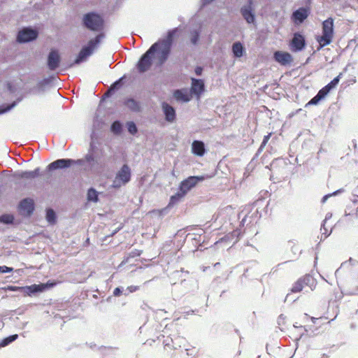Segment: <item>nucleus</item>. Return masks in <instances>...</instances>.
Returning a JSON list of instances; mask_svg holds the SVG:
<instances>
[{
	"label": "nucleus",
	"mask_w": 358,
	"mask_h": 358,
	"mask_svg": "<svg viewBox=\"0 0 358 358\" xmlns=\"http://www.w3.org/2000/svg\"><path fill=\"white\" fill-rule=\"evenodd\" d=\"M192 152L194 155L202 157L206 152L205 145L200 141H194L192 144Z\"/></svg>",
	"instance_id": "18"
},
{
	"label": "nucleus",
	"mask_w": 358,
	"mask_h": 358,
	"mask_svg": "<svg viewBox=\"0 0 358 358\" xmlns=\"http://www.w3.org/2000/svg\"><path fill=\"white\" fill-rule=\"evenodd\" d=\"M76 164L75 160L71 159H60L50 163L48 168L50 171L69 168Z\"/></svg>",
	"instance_id": "13"
},
{
	"label": "nucleus",
	"mask_w": 358,
	"mask_h": 358,
	"mask_svg": "<svg viewBox=\"0 0 358 358\" xmlns=\"http://www.w3.org/2000/svg\"><path fill=\"white\" fill-rule=\"evenodd\" d=\"M253 1L252 0H248V4L243 6L241 8V13L245 21L249 23H254L255 21V15L253 9Z\"/></svg>",
	"instance_id": "9"
},
{
	"label": "nucleus",
	"mask_w": 358,
	"mask_h": 358,
	"mask_svg": "<svg viewBox=\"0 0 358 358\" xmlns=\"http://www.w3.org/2000/svg\"><path fill=\"white\" fill-rule=\"evenodd\" d=\"M46 219L50 223H53L55 220V213L53 210L48 209L46 212Z\"/></svg>",
	"instance_id": "34"
},
{
	"label": "nucleus",
	"mask_w": 358,
	"mask_h": 358,
	"mask_svg": "<svg viewBox=\"0 0 358 358\" xmlns=\"http://www.w3.org/2000/svg\"><path fill=\"white\" fill-rule=\"evenodd\" d=\"M173 96L177 101L188 102L191 99V95L186 90H176Z\"/></svg>",
	"instance_id": "22"
},
{
	"label": "nucleus",
	"mask_w": 358,
	"mask_h": 358,
	"mask_svg": "<svg viewBox=\"0 0 358 358\" xmlns=\"http://www.w3.org/2000/svg\"><path fill=\"white\" fill-rule=\"evenodd\" d=\"M343 192V189H338L336 191H335L334 192H333L332 194H327L325 195L322 199V203H324L327 199L328 198H329L330 196H336L337 194H338L339 193L341 192Z\"/></svg>",
	"instance_id": "38"
},
{
	"label": "nucleus",
	"mask_w": 358,
	"mask_h": 358,
	"mask_svg": "<svg viewBox=\"0 0 358 358\" xmlns=\"http://www.w3.org/2000/svg\"><path fill=\"white\" fill-rule=\"evenodd\" d=\"M232 52L236 57H241L243 56L244 49L243 45L240 42H236L232 45Z\"/></svg>",
	"instance_id": "25"
},
{
	"label": "nucleus",
	"mask_w": 358,
	"mask_h": 358,
	"mask_svg": "<svg viewBox=\"0 0 358 358\" xmlns=\"http://www.w3.org/2000/svg\"><path fill=\"white\" fill-rule=\"evenodd\" d=\"M354 196H356V198H355L352 201L354 203H357L358 201V194H355Z\"/></svg>",
	"instance_id": "50"
},
{
	"label": "nucleus",
	"mask_w": 358,
	"mask_h": 358,
	"mask_svg": "<svg viewBox=\"0 0 358 358\" xmlns=\"http://www.w3.org/2000/svg\"><path fill=\"white\" fill-rule=\"evenodd\" d=\"M125 106L131 110L138 112L141 110L140 103L134 99H128L124 102Z\"/></svg>",
	"instance_id": "23"
},
{
	"label": "nucleus",
	"mask_w": 358,
	"mask_h": 358,
	"mask_svg": "<svg viewBox=\"0 0 358 358\" xmlns=\"http://www.w3.org/2000/svg\"><path fill=\"white\" fill-rule=\"evenodd\" d=\"M309 14V8L302 7L293 12L291 19L295 24H300L308 17Z\"/></svg>",
	"instance_id": "11"
},
{
	"label": "nucleus",
	"mask_w": 358,
	"mask_h": 358,
	"mask_svg": "<svg viewBox=\"0 0 358 358\" xmlns=\"http://www.w3.org/2000/svg\"><path fill=\"white\" fill-rule=\"evenodd\" d=\"M13 271V268L12 267H8L6 266H0V273H10Z\"/></svg>",
	"instance_id": "40"
},
{
	"label": "nucleus",
	"mask_w": 358,
	"mask_h": 358,
	"mask_svg": "<svg viewBox=\"0 0 358 358\" xmlns=\"http://www.w3.org/2000/svg\"><path fill=\"white\" fill-rule=\"evenodd\" d=\"M331 232H332V230H330L329 232V235L331 234Z\"/></svg>",
	"instance_id": "56"
},
{
	"label": "nucleus",
	"mask_w": 358,
	"mask_h": 358,
	"mask_svg": "<svg viewBox=\"0 0 358 358\" xmlns=\"http://www.w3.org/2000/svg\"><path fill=\"white\" fill-rule=\"evenodd\" d=\"M103 350H104V351H107V352H111V351H113V350L112 348H103Z\"/></svg>",
	"instance_id": "51"
},
{
	"label": "nucleus",
	"mask_w": 358,
	"mask_h": 358,
	"mask_svg": "<svg viewBox=\"0 0 358 358\" xmlns=\"http://www.w3.org/2000/svg\"><path fill=\"white\" fill-rule=\"evenodd\" d=\"M34 90H35L34 94L42 93L44 90L42 83H38Z\"/></svg>",
	"instance_id": "43"
},
{
	"label": "nucleus",
	"mask_w": 358,
	"mask_h": 358,
	"mask_svg": "<svg viewBox=\"0 0 358 358\" xmlns=\"http://www.w3.org/2000/svg\"><path fill=\"white\" fill-rule=\"evenodd\" d=\"M17 103L15 101L10 104L7 105L6 106H0V114L6 113L13 108L16 106Z\"/></svg>",
	"instance_id": "35"
},
{
	"label": "nucleus",
	"mask_w": 358,
	"mask_h": 358,
	"mask_svg": "<svg viewBox=\"0 0 358 358\" xmlns=\"http://www.w3.org/2000/svg\"><path fill=\"white\" fill-rule=\"evenodd\" d=\"M162 109L165 115L166 120L173 122L176 119V112L174 108L166 103H162Z\"/></svg>",
	"instance_id": "17"
},
{
	"label": "nucleus",
	"mask_w": 358,
	"mask_h": 358,
	"mask_svg": "<svg viewBox=\"0 0 358 358\" xmlns=\"http://www.w3.org/2000/svg\"><path fill=\"white\" fill-rule=\"evenodd\" d=\"M275 59L282 65H287L292 62V55L285 52L277 51L274 53Z\"/></svg>",
	"instance_id": "16"
},
{
	"label": "nucleus",
	"mask_w": 358,
	"mask_h": 358,
	"mask_svg": "<svg viewBox=\"0 0 358 358\" xmlns=\"http://www.w3.org/2000/svg\"><path fill=\"white\" fill-rule=\"evenodd\" d=\"M173 34V31H169L166 38L155 43L158 44L155 48V52H157V59L159 65L163 64L168 59L171 50Z\"/></svg>",
	"instance_id": "1"
},
{
	"label": "nucleus",
	"mask_w": 358,
	"mask_h": 358,
	"mask_svg": "<svg viewBox=\"0 0 358 358\" xmlns=\"http://www.w3.org/2000/svg\"><path fill=\"white\" fill-rule=\"evenodd\" d=\"M270 136H271V134H268V135L264 136L263 142L262 143V146L265 145L266 144V143L268 142V141L270 138Z\"/></svg>",
	"instance_id": "47"
},
{
	"label": "nucleus",
	"mask_w": 358,
	"mask_h": 358,
	"mask_svg": "<svg viewBox=\"0 0 358 358\" xmlns=\"http://www.w3.org/2000/svg\"><path fill=\"white\" fill-rule=\"evenodd\" d=\"M127 129L129 132L131 134H135L137 132L136 126L133 122L127 123Z\"/></svg>",
	"instance_id": "36"
},
{
	"label": "nucleus",
	"mask_w": 358,
	"mask_h": 358,
	"mask_svg": "<svg viewBox=\"0 0 358 358\" xmlns=\"http://www.w3.org/2000/svg\"><path fill=\"white\" fill-rule=\"evenodd\" d=\"M83 22L85 27L94 31H99L103 29V20L102 17L94 13H89L83 16Z\"/></svg>",
	"instance_id": "5"
},
{
	"label": "nucleus",
	"mask_w": 358,
	"mask_h": 358,
	"mask_svg": "<svg viewBox=\"0 0 358 358\" xmlns=\"http://www.w3.org/2000/svg\"><path fill=\"white\" fill-rule=\"evenodd\" d=\"M139 289V287L135 286V285H131L129 286L127 289L129 291V293L134 292L137 291Z\"/></svg>",
	"instance_id": "44"
},
{
	"label": "nucleus",
	"mask_w": 358,
	"mask_h": 358,
	"mask_svg": "<svg viewBox=\"0 0 358 358\" xmlns=\"http://www.w3.org/2000/svg\"><path fill=\"white\" fill-rule=\"evenodd\" d=\"M20 209L23 213L30 214L34 210V202L32 199H24L20 203Z\"/></svg>",
	"instance_id": "20"
},
{
	"label": "nucleus",
	"mask_w": 358,
	"mask_h": 358,
	"mask_svg": "<svg viewBox=\"0 0 358 358\" xmlns=\"http://www.w3.org/2000/svg\"><path fill=\"white\" fill-rule=\"evenodd\" d=\"M157 45L158 44H153L141 57L137 66L140 72H145L150 68L152 64V56L155 53V48Z\"/></svg>",
	"instance_id": "7"
},
{
	"label": "nucleus",
	"mask_w": 358,
	"mask_h": 358,
	"mask_svg": "<svg viewBox=\"0 0 358 358\" xmlns=\"http://www.w3.org/2000/svg\"><path fill=\"white\" fill-rule=\"evenodd\" d=\"M342 76V73H340L338 76L334 78L333 80H331L328 85L325 86V87H327L329 90L330 91L331 89L334 88L338 83H339L340 78Z\"/></svg>",
	"instance_id": "30"
},
{
	"label": "nucleus",
	"mask_w": 358,
	"mask_h": 358,
	"mask_svg": "<svg viewBox=\"0 0 358 358\" xmlns=\"http://www.w3.org/2000/svg\"><path fill=\"white\" fill-rule=\"evenodd\" d=\"M47 287L48 284L32 285L31 286L23 287L22 291L28 295H30L36 292H43Z\"/></svg>",
	"instance_id": "19"
},
{
	"label": "nucleus",
	"mask_w": 358,
	"mask_h": 358,
	"mask_svg": "<svg viewBox=\"0 0 358 358\" xmlns=\"http://www.w3.org/2000/svg\"><path fill=\"white\" fill-rule=\"evenodd\" d=\"M331 216H332V214H331V213H327V214L326 215L325 219H324V222H323L322 227V228H321V230H322H322H324V232H323V234H326V231H327V229H326V228H325V227H324L325 223H326V222H327V220L328 219H330V218L331 217Z\"/></svg>",
	"instance_id": "42"
},
{
	"label": "nucleus",
	"mask_w": 358,
	"mask_h": 358,
	"mask_svg": "<svg viewBox=\"0 0 358 358\" xmlns=\"http://www.w3.org/2000/svg\"><path fill=\"white\" fill-rule=\"evenodd\" d=\"M213 0H202L203 1V4H207V3H209L210 2L213 1Z\"/></svg>",
	"instance_id": "49"
},
{
	"label": "nucleus",
	"mask_w": 358,
	"mask_h": 358,
	"mask_svg": "<svg viewBox=\"0 0 358 358\" xmlns=\"http://www.w3.org/2000/svg\"><path fill=\"white\" fill-rule=\"evenodd\" d=\"M111 130L114 134H118L122 131V124L120 122L115 121L111 126Z\"/></svg>",
	"instance_id": "32"
},
{
	"label": "nucleus",
	"mask_w": 358,
	"mask_h": 358,
	"mask_svg": "<svg viewBox=\"0 0 358 358\" xmlns=\"http://www.w3.org/2000/svg\"><path fill=\"white\" fill-rule=\"evenodd\" d=\"M122 293V290L120 287H117L114 289L113 291V295L115 296H118L120 295V294Z\"/></svg>",
	"instance_id": "46"
},
{
	"label": "nucleus",
	"mask_w": 358,
	"mask_h": 358,
	"mask_svg": "<svg viewBox=\"0 0 358 358\" xmlns=\"http://www.w3.org/2000/svg\"><path fill=\"white\" fill-rule=\"evenodd\" d=\"M306 45L304 37L299 33H295L290 42V49L293 52L301 51Z\"/></svg>",
	"instance_id": "12"
},
{
	"label": "nucleus",
	"mask_w": 358,
	"mask_h": 358,
	"mask_svg": "<svg viewBox=\"0 0 358 358\" xmlns=\"http://www.w3.org/2000/svg\"><path fill=\"white\" fill-rule=\"evenodd\" d=\"M331 232H332V230H330L329 232V235L331 234Z\"/></svg>",
	"instance_id": "55"
},
{
	"label": "nucleus",
	"mask_w": 358,
	"mask_h": 358,
	"mask_svg": "<svg viewBox=\"0 0 358 358\" xmlns=\"http://www.w3.org/2000/svg\"><path fill=\"white\" fill-rule=\"evenodd\" d=\"M185 194L182 191H179L176 194L171 196L170 199L169 205H173L177 203L179 200L185 196Z\"/></svg>",
	"instance_id": "26"
},
{
	"label": "nucleus",
	"mask_w": 358,
	"mask_h": 358,
	"mask_svg": "<svg viewBox=\"0 0 358 358\" xmlns=\"http://www.w3.org/2000/svg\"><path fill=\"white\" fill-rule=\"evenodd\" d=\"M104 35L101 34L97 35L94 39L90 40L87 45L81 49L78 57L75 60V64H80L85 61L87 57L90 56L93 53L94 50L98 47Z\"/></svg>",
	"instance_id": "3"
},
{
	"label": "nucleus",
	"mask_w": 358,
	"mask_h": 358,
	"mask_svg": "<svg viewBox=\"0 0 358 358\" xmlns=\"http://www.w3.org/2000/svg\"><path fill=\"white\" fill-rule=\"evenodd\" d=\"M202 68L200 67V66H197L196 69H195V73L197 76H200L202 73Z\"/></svg>",
	"instance_id": "48"
},
{
	"label": "nucleus",
	"mask_w": 358,
	"mask_h": 358,
	"mask_svg": "<svg viewBox=\"0 0 358 358\" xmlns=\"http://www.w3.org/2000/svg\"><path fill=\"white\" fill-rule=\"evenodd\" d=\"M77 165L82 166L85 171H92L99 166L98 159L92 152H88L83 158L75 160Z\"/></svg>",
	"instance_id": "6"
},
{
	"label": "nucleus",
	"mask_w": 358,
	"mask_h": 358,
	"mask_svg": "<svg viewBox=\"0 0 358 358\" xmlns=\"http://www.w3.org/2000/svg\"><path fill=\"white\" fill-rule=\"evenodd\" d=\"M40 169L36 168L34 171H20L15 173V176L19 178L23 179H34L38 176Z\"/></svg>",
	"instance_id": "21"
},
{
	"label": "nucleus",
	"mask_w": 358,
	"mask_h": 358,
	"mask_svg": "<svg viewBox=\"0 0 358 358\" xmlns=\"http://www.w3.org/2000/svg\"><path fill=\"white\" fill-rule=\"evenodd\" d=\"M300 279L301 280L303 281V284L304 286L309 287L311 290H313L315 289L316 286V282L313 276L310 275H306L303 278H301Z\"/></svg>",
	"instance_id": "24"
},
{
	"label": "nucleus",
	"mask_w": 358,
	"mask_h": 358,
	"mask_svg": "<svg viewBox=\"0 0 358 358\" xmlns=\"http://www.w3.org/2000/svg\"><path fill=\"white\" fill-rule=\"evenodd\" d=\"M22 288H23V287L9 286L8 287V289L10 290V291L15 292V291L22 290Z\"/></svg>",
	"instance_id": "45"
},
{
	"label": "nucleus",
	"mask_w": 358,
	"mask_h": 358,
	"mask_svg": "<svg viewBox=\"0 0 358 358\" xmlns=\"http://www.w3.org/2000/svg\"><path fill=\"white\" fill-rule=\"evenodd\" d=\"M304 287V285L303 284V281L301 280V279H299L292 286V292H301L303 288Z\"/></svg>",
	"instance_id": "28"
},
{
	"label": "nucleus",
	"mask_w": 358,
	"mask_h": 358,
	"mask_svg": "<svg viewBox=\"0 0 358 358\" xmlns=\"http://www.w3.org/2000/svg\"><path fill=\"white\" fill-rule=\"evenodd\" d=\"M320 100L321 99L319 98V96L316 95L307 103V105H316Z\"/></svg>",
	"instance_id": "41"
},
{
	"label": "nucleus",
	"mask_w": 358,
	"mask_h": 358,
	"mask_svg": "<svg viewBox=\"0 0 358 358\" xmlns=\"http://www.w3.org/2000/svg\"><path fill=\"white\" fill-rule=\"evenodd\" d=\"M348 264H350L352 266H357V265H358V262L355 259H353L352 258H350L348 259V261L342 263L341 267H345Z\"/></svg>",
	"instance_id": "39"
},
{
	"label": "nucleus",
	"mask_w": 358,
	"mask_h": 358,
	"mask_svg": "<svg viewBox=\"0 0 358 358\" xmlns=\"http://www.w3.org/2000/svg\"><path fill=\"white\" fill-rule=\"evenodd\" d=\"M18 336L17 334H14L12 336H10L6 338H4L1 343H0V347H5L11 342L15 341Z\"/></svg>",
	"instance_id": "29"
},
{
	"label": "nucleus",
	"mask_w": 358,
	"mask_h": 358,
	"mask_svg": "<svg viewBox=\"0 0 358 358\" xmlns=\"http://www.w3.org/2000/svg\"><path fill=\"white\" fill-rule=\"evenodd\" d=\"M331 232H332V230H330L329 232V235L331 234Z\"/></svg>",
	"instance_id": "54"
},
{
	"label": "nucleus",
	"mask_w": 358,
	"mask_h": 358,
	"mask_svg": "<svg viewBox=\"0 0 358 358\" xmlns=\"http://www.w3.org/2000/svg\"><path fill=\"white\" fill-rule=\"evenodd\" d=\"M60 56L57 50H51L48 57V66L50 70H55L59 65Z\"/></svg>",
	"instance_id": "15"
},
{
	"label": "nucleus",
	"mask_w": 358,
	"mask_h": 358,
	"mask_svg": "<svg viewBox=\"0 0 358 358\" xmlns=\"http://www.w3.org/2000/svg\"><path fill=\"white\" fill-rule=\"evenodd\" d=\"M131 171L127 164H124L116 173L113 180L112 187L118 189L127 185L131 180Z\"/></svg>",
	"instance_id": "4"
},
{
	"label": "nucleus",
	"mask_w": 358,
	"mask_h": 358,
	"mask_svg": "<svg viewBox=\"0 0 358 358\" xmlns=\"http://www.w3.org/2000/svg\"><path fill=\"white\" fill-rule=\"evenodd\" d=\"M205 90L204 82L201 79L192 78L191 93L196 95L197 99L200 98L201 94Z\"/></svg>",
	"instance_id": "14"
},
{
	"label": "nucleus",
	"mask_w": 358,
	"mask_h": 358,
	"mask_svg": "<svg viewBox=\"0 0 358 358\" xmlns=\"http://www.w3.org/2000/svg\"><path fill=\"white\" fill-rule=\"evenodd\" d=\"M38 33L36 30L30 28H24L19 31L17 41L20 43H27L36 38Z\"/></svg>",
	"instance_id": "10"
},
{
	"label": "nucleus",
	"mask_w": 358,
	"mask_h": 358,
	"mask_svg": "<svg viewBox=\"0 0 358 358\" xmlns=\"http://www.w3.org/2000/svg\"><path fill=\"white\" fill-rule=\"evenodd\" d=\"M14 220V217L12 215H3L0 217V222L4 223V224H10L13 222Z\"/></svg>",
	"instance_id": "31"
},
{
	"label": "nucleus",
	"mask_w": 358,
	"mask_h": 358,
	"mask_svg": "<svg viewBox=\"0 0 358 358\" xmlns=\"http://www.w3.org/2000/svg\"><path fill=\"white\" fill-rule=\"evenodd\" d=\"M357 210H358V207H357Z\"/></svg>",
	"instance_id": "57"
},
{
	"label": "nucleus",
	"mask_w": 358,
	"mask_h": 358,
	"mask_svg": "<svg viewBox=\"0 0 358 358\" xmlns=\"http://www.w3.org/2000/svg\"><path fill=\"white\" fill-rule=\"evenodd\" d=\"M330 91L329 90V89H327V87H323L322 90H320L318 93L317 94V95L319 96V98L320 99H324L327 95V94Z\"/></svg>",
	"instance_id": "37"
},
{
	"label": "nucleus",
	"mask_w": 358,
	"mask_h": 358,
	"mask_svg": "<svg viewBox=\"0 0 358 358\" xmlns=\"http://www.w3.org/2000/svg\"><path fill=\"white\" fill-rule=\"evenodd\" d=\"M354 192H355V194H358V185L357 186V187L355 188Z\"/></svg>",
	"instance_id": "52"
},
{
	"label": "nucleus",
	"mask_w": 358,
	"mask_h": 358,
	"mask_svg": "<svg viewBox=\"0 0 358 358\" xmlns=\"http://www.w3.org/2000/svg\"><path fill=\"white\" fill-rule=\"evenodd\" d=\"M207 177L204 176H189L186 180L181 182L180 185V190L182 191L185 194L196 185L201 181L204 180Z\"/></svg>",
	"instance_id": "8"
},
{
	"label": "nucleus",
	"mask_w": 358,
	"mask_h": 358,
	"mask_svg": "<svg viewBox=\"0 0 358 358\" xmlns=\"http://www.w3.org/2000/svg\"><path fill=\"white\" fill-rule=\"evenodd\" d=\"M316 320H317V318H315V317H311V320L313 322H315Z\"/></svg>",
	"instance_id": "53"
},
{
	"label": "nucleus",
	"mask_w": 358,
	"mask_h": 358,
	"mask_svg": "<svg viewBox=\"0 0 358 358\" xmlns=\"http://www.w3.org/2000/svg\"><path fill=\"white\" fill-rule=\"evenodd\" d=\"M87 200L89 201H93V202H96L97 200H98V193L97 192L93 189V188H91L88 190V192H87Z\"/></svg>",
	"instance_id": "27"
},
{
	"label": "nucleus",
	"mask_w": 358,
	"mask_h": 358,
	"mask_svg": "<svg viewBox=\"0 0 358 358\" xmlns=\"http://www.w3.org/2000/svg\"><path fill=\"white\" fill-rule=\"evenodd\" d=\"M190 35H191V38H190L191 43L193 45H196L199 38V31L198 30H194V31H191Z\"/></svg>",
	"instance_id": "33"
},
{
	"label": "nucleus",
	"mask_w": 358,
	"mask_h": 358,
	"mask_svg": "<svg viewBox=\"0 0 358 358\" xmlns=\"http://www.w3.org/2000/svg\"><path fill=\"white\" fill-rule=\"evenodd\" d=\"M334 36V20L331 17L324 20L322 23V35L317 38L320 48H322L332 41Z\"/></svg>",
	"instance_id": "2"
}]
</instances>
